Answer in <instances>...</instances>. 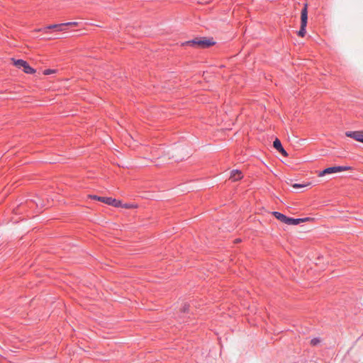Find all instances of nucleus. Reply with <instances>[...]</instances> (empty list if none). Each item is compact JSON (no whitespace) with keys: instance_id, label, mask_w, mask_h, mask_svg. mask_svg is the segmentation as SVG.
<instances>
[{"instance_id":"obj_1","label":"nucleus","mask_w":363,"mask_h":363,"mask_svg":"<svg viewBox=\"0 0 363 363\" xmlns=\"http://www.w3.org/2000/svg\"><path fill=\"white\" fill-rule=\"evenodd\" d=\"M185 44L191 46H197L201 48H206L214 45L215 42L213 40V39L203 38H195L192 40L186 42Z\"/></svg>"},{"instance_id":"obj_2","label":"nucleus","mask_w":363,"mask_h":363,"mask_svg":"<svg viewBox=\"0 0 363 363\" xmlns=\"http://www.w3.org/2000/svg\"><path fill=\"white\" fill-rule=\"evenodd\" d=\"M13 62V65L18 68H23V71L26 74H33L35 72V70L32 68L26 61L23 60H15L11 59Z\"/></svg>"},{"instance_id":"obj_3","label":"nucleus","mask_w":363,"mask_h":363,"mask_svg":"<svg viewBox=\"0 0 363 363\" xmlns=\"http://www.w3.org/2000/svg\"><path fill=\"white\" fill-rule=\"evenodd\" d=\"M350 169H351V167H347V166L331 167H328V168L325 169L322 172H320L318 175V177H323L325 174L337 173V172H340L342 171L349 170Z\"/></svg>"},{"instance_id":"obj_4","label":"nucleus","mask_w":363,"mask_h":363,"mask_svg":"<svg viewBox=\"0 0 363 363\" xmlns=\"http://www.w3.org/2000/svg\"><path fill=\"white\" fill-rule=\"evenodd\" d=\"M89 197L93 199L104 202L108 205L113 206L114 207H118L121 206V201L113 199L111 197H101V196H97L96 195H94V196L90 195Z\"/></svg>"},{"instance_id":"obj_5","label":"nucleus","mask_w":363,"mask_h":363,"mask_svg":"<svg viewBox=\"0 0 363 363\" xmlns=\"http://www.w3.org/2000/svg\"><path fill=\"white\" fill-rule=\"evenodd\" d=\"M345 135L358 142L363 143V131H347Z\"/></svg>"},{"instance_id":"obj_6","label":"nucleus","mask_w":363,"mask_h":363,"mask_svg":"<svg viewBox=\"0 0 363 363\" xmlns=\"http://www.w3.org/2000/svg\"><path fill=\"white\" fill-rule=\"evenodd\" d=\"M243 177L242 172L238 169H233L230 172L229 179L232 182H237Z\"/></svg>"},{"instance_id":"obj_7","label":"nucleus","mask_w":363,"mask_h":363,"mask_svg":"<svg viewBox=\"0 0 363 363\" xmlns=\"http://www.w3.org/2000/svg\"><path fill=\"white\" fill-rule=\"evenodd\" d=\"M308 5L307 4H304L303 9L301 13V25L307 26L308 21Z\"/></svg>"},{"instance_id":"obj_8","label":"nucleus","mask_w":363,"mask_h":363,"mask_svg":"<svg viewBox=\"0 0 363 363\" xmlns=\"http://www.w3.org/2000/svg\"><path fill=\"white\" fill-rule=\"evenodd\" d=\"M274 147L278 150L282 155L287 157L288 154L286 150L283 148L281 143L279 139H276L273 143Z\"/></svg>"},{"instance_id":"obj_9","label":"nucleus","mask_w":363,"mask_h":363,"mask_svg":"<svg viewBox=\"0 0 363 363\" xmlns=\"http://www.w3.org/2000/svg\"><path fill=\"white\" fill-rule=\"evenodd\" d=\"M272 214L277 219L284 223L287 224L289 217H286L285 215L277 211L272 212Z\"/></svg>"},{"instance_id":"obj_10","label":"nucleus","mask_w":363,"mask_h":363,"mask_svg":"<svg viewBox=\"0 0 363 363\" xmlns=\"http://www.w3.org/2000/svg\"><path fill=\"white\" fill-rule=\"evenodd\" d=\"M65 27V24H53L50 25L45 28V29H57L58 30H64Z\"/></svg>"},{"instance_id":"obj_11","label":"nucleus","mask_w":363,"mask_h":363,"mask_svg":"<svg viewBox=\"0 0 363 363\" xmlns=\"http://www.w3.org/2000/svg\"><path fill=\"white\" fill-rule=\"evenodd\" d=\"M301 223H303V220H301V218H289L287 225H296L300 224Z\"/></svg>"},{"instance_id":"obj_12","label":"nucleus","mask_w":363,"mask_h":363,"mask_svg":"<svg viewBox=\"0 0 363 363\" xmlns=\"http://www.w3.org/2000/svg\"><path fill=\"white\" fill-rule=\"evenodd\" d=\"M119 207L124 208H136L138 206L136 204H130V203H122L121 201V206Z\"/></svg>"},{"instance_id":"obj_13","label":"nucleus","mask_w":363,"mask_h":363,"mask_svg":"<svg viewBox=\"0 0 363 363\" xmlns=\"http://www.w3.org/2000/svg\"><path fill=\"white\" fill-rule=\"evenodd\" d=\"M306 26H303V25H301V28H300V30L298 32V35L301 37H304L306 33Z\"/></svg>"},{"instance_id":"obj_14","label":"nucleus","mask_w":363,"mask_h":363,"mask_svg":"<svg viewBox=\"0 0 363 363\" xmlns=\"http://www.w3.org/2000/svg\"><path fill=\"white\" fill-rule=\"evenodd\" d=\"M320 342H321V340L319 337H315L311 340V345L312 346H317V345H320Z\"/></svg>"},{"instance_id":"obj_15","label":"nucleus","mask_w":363,"mask_h":363,"mask_svg":"<svg viewBox=\"0 0 363 363\" xmlns=\"http://www.w3.org/2000/svg\"><path fill=\"white\" fill-rule=\"evenodd\" d=\"M55 72H56L55 69H45V70L43 71V74L45 75H48V74H54Z\"/></svg>"},{"instance_id":"obj_16","label":"nucleus","mask_w":363,"mask_h":363,"mask_svg":"<svg viewBox=\"0 0 363 363\" xmlns=\"http://www.w3.org/2000/svg\"><path fill=\"white\" fill-rule=\"evenodd\" d=\"M307 185H305V184H292V186L294 188V189H298V188H301V187H304V186H306Z\"/></svg>"},{"instance_id":"obj_17","label":"nucleus","mask_w":363,"mask_h":363,"mask_svg":"<svg viewBox=\"0 0 363 363\" xmlns=\"http://www.w3.org/2000/svg\"><path fill=\"white\" fill-rule=\"evenodd\" d=\"M65 26H77V22H69V23H65Z\"/></svg>"},{"instance_id":"obj_18","label":"nucleus","mask_w":363,"mask_h":363,"mask_svg":"<svg viewBox=\"0 0 363 363\" xmlns=\"http://www.w3.org/2000/svg\"><path fill=\"white\" fill-rule=\"evenodd\" d=\"M301 220H303V222H306V221L311 220V218H301Z\"/></svg>"}]
</instances>
